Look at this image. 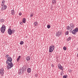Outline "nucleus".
Segmentation results:
<instances>
[{"mask_svg":"<svg viewBox=\"0 0 78 78\" xmlns=\"http://www.w3.org/2000/svg\"><path fill=\"white\" fill-rule=\"evenodd\" d=\"M5 4H2V3H1V6H3L4 5H5Z\"/></svg>","mask_w":78,"mask_h":78,"instance_id":"nucleus-31","label":"nucleus"},{"mask_svg":"<svg viewBox=\"0 0 78 78\" xmlns=\"http://www.w3.org/2000/svg\"><path fill=\"white\" fill-rule=\"evenodd\" d=\"M51 67H54V65H53V64H52L51 65Z\"/></svg>","mask_w":78,"mask_h":78,"instance_id":"nucleus-33","label":"nucleus"},{"mask_svg":"<svg viewBox=\"0 0 78 78\" xmlns=\"http://www.w3.org/2000/svg\"><path fill=\"white\" fill-rule=\"evenodd\" d=\"M5 0H2V3L5 4Z\"/></svg>","mask_w":78,"mask_h":78,"instance_id":"nucleus-26","label":"nucleus"},{"mask_svg":"<svg viewBox=\"0 0 78 78\" xmlns=\"http://www.w3.org/2000/svg\"><path fill=\"white\" fill-rule=\"evenodd\" d=\"M22 69L23 70V72H25L26 71V70H27V68L26 67H23Z\"/></svg>","mask_w":78,"mask_h":78,"instance_id":"nucleus-19","label":"nucleus"},{"mask_svg":"<svg viewBox=\"0 0 78 78\" xmlns=\"http://www.w3.org/2000/svg\"><path fill=\"white\" fill-rule=\"evenodd\" d=\"M63 78H67V76L66 75L63 76Z\"/></svg>","mask_w":78,"mask_h":78,"instance_id":"nucleus-27","label":"nucleus"},{"mask_svg":"<svg viewBox=\"0 0 78 78\" xmlns=\"http://www.w3.org/2000/svg\"><path fill=\"white\" fill-rule=\"evenodd\" d=\"M56 35L57 37H59L61 35V33L59 31L57 32Z\"/></svg>","mask_w":78,"mask_h":78,"instance_id":"nucleus-10","label":"nucleus"},{"mask_svg":"<svg viewBox=\"0 0 78 78\" xmlns=\"http://www.w3.org/2000/svg\"><path fill=\"white\" fill-rule=\"evenodd\" d=\"M21 23V24H22V23Z\"/></svg>","mask_w":78,"mask_h":78,"instance_id":"nucleus-35","label":"nucleus"},{"mask_svg":"<svg viewBox=\"0 0 78 78\" xmlns=\"http://www.w3.org/2000/svg\"><path fill=\"white\" fill-rule=\"evenodd\" d=\"M5 21V20L3 19H1L0 20V23H2V22H4Z\"/></svg>","mask_w":78,"mask_h":78,"instance_id":"nucleus-12","label":"nucleus"},{"mask_svg":"<svg viewBox=\"0 0 78 78\" xmlns=\"http://www.w3.org/2000/svg\"><path fill=\"white\" fill-rule=\"evenodd\" d=\"M31 68H28L27 69V72L28 73H30V72H31Z\"/></svg>","mask_w":78,"mask_h":78,"instance_id":"nucleus-14","label":"nucleus"},{"mask_svg":"<svg viewBox=\"0 0 78 78\" xmlns=\"http://www.w3.org/2000/svg\"><path fill=\"white\" fill-rule=\"evenodd\" d=\"M75 28V24L73 23H71L69 24V26H68L67 27L66 29L67 30H69V32L72 33L73 34H75L76 33V32L78 31V28L77 27L75 29L73 30V29ZM73 30V31H72Z\"/></svg>","mask_w":78,"mask_h":78,"instance_id":"nucleus-1","label":"nucleus"},{"mask_svg":"<svg viewBox=\"0 0 78 78\" xmlns=\"http://www.w3.org/2000/svg\"><path fill=\"white\" fill-rule=\"evenodd\" d=\"M51 27V26H50V25H48L47 26V28H50Z\"/></svg>","mask_w":78,"mask_h":78,"instance_id":"nucleus-25","label":"nucleus"},{"mask_svg":"<svg viewBox=\"0 0 78 78\" xmlns=\"http://www.w3.org/2000/svg\"><path fill=\"white\" fill-rule=\"evenodd\" d=\"M55 49V46L53 45H51L49 47V53H51V52H53V50Z\"/></svg>","mask_w":78,"mask_h":78,"instance_id":"nucleus-5","label":"nucleus"},{"mask_svg":"<svg viewBox=\"0 0 78 78\" xmlns=\"http://www.w3.org/2000/svg\"><path fill=\"white\" fill-rule=\"evenodd\" d=\"M52 2L53 4H55L56 3V0H52Z\"/></svg>","mask_w":78,"mask_h":78,"instance_id":"nucleus-20","label":"nucleus"},{"mask_svg":"<svg viewBox=\"0 0 78 78\" xmlns=\"http://www.w3.org/2000/svg\"><path fill=\"white\" fill-rule=\"evenodd\" d=\"M22 22L23 23H25L26 22V19L25 18H24L22 20Z\"/></svg>","mask_w":78,"mask_h":78,"instance_id":"nucleus-15","label":"nucleus"},{"mask_svg":"<svg viewBox=\"0 0 78 78\" xmlns=\"http://www.w3.org/2000/svg\"><path fill=\"white\" fill-rule=\"evenodd\" d=\"M33 15H34L33 13H31L30 16V17H32L33 16Z\"/></svg>","mask_w":78,"mask_h":78,"instance_id":"nucleus-24","label":"nucleus"},{"mask_svg":"<svg viewBox=\"0 0 78 78\" xmlns=\"http://www.w3.org/2000/svg\"><path fill=\"white\" fill-rule=\"evenodd\" d=\"M70 39H71V37H69L67 39V41H69L70 40Z\"/></svg>","mask_w":78,"mask_h":78,"instance_id":"nucleus-23","label":"nucleus"},{"mask_svg":"<svg viewBox=\"0 0 78 78\" xmlns=\"http://www.w3.org/2000/svg\"><path fill=\"white\" fill-rule=\"evenodd\" d=\"M24 72H23V70L22 68H20V70H19V72H18V73L19 75H20L21 74H22Z\"/></svg>","mask_w":78,"mask_h":78,"instance_id":"nucleus-9","label":"nucleus"},{"mask_svg":"<svg viewBox=\"0 0 78 78\" xmlns=\"http://www.w3.org/2000/svg\"><path fill=\"white\" fill-rule=\"evenodd\" d=\"M2 10H5V9H6L7 8V6L5 5H3V6H2Z\"/></svg>","mask_w":78,"mask_h":78,"instance_id":"nucleus-11","label":"nucleus"},{"mask_svg":"<svg viewBox=\"0 0 78 78\" xmlns=\"http://www.w3.org/2000/svg\"><path fill=\"white\" fill-rule=\"evenodd\" d=\"M6 64H8L7 65V68L8 69H11V68L14 66V65L12 62L8 61V62H7H7H6Z\"/></svg>","mask_w":78,"mask_h":78,"instance_id":"nucleus-2","label":"nucleus"},{"mask_svg":"<svg viewBox=\"0 0 78 78\" xmlns=\"http://www.w3.org/2000/svg\"><path fill=\"white\" fill-rule=\"evenodd\" d=\"M24 43L23 42V41H20V45H23V44Z\"/></svg>","mask_w":78,"mask_h":78,"instance_id":"nucleus-22","label":"nucleus"},{"mask_svg":"<svg viewBox=\"0 0 78 78\" xmlns=\"http://www.w3.org/2000/svg\"><path fill=\"white\" fill-rule=\"evenodd\" d=\"M4 74V69L2 68L0 69V74L3 76Z\"/></svg>","mask_w":78,"mask_h":78,"instance_id":"nucleus-7","label":"nucleus"},{"mask_svg":"<svg viewBox=\"0 0 78 78\" xmlns=\"http://www.w3.org/2000/svg\"><path fill=\"white\" fill-rule=\"evenodd\" d=\"M14 10L12 9L11 11V14L12 15H14Z\"/></svg>","mask_w":78,"mask_h":78,"instance_id":"nucleus-17","label":"nucleus"},{"mask_svg":"<svg viewBox=\"0 0 78 78\" xmlns=\"http://www.w3.org/2000/svg\"><path fill=\"white\" fill-rule=\"evenodd\" d=\"M69 72H70V71H72V70L69 69Z\"/></svg>","mask_w":78,"mask_h":78,"instance_id":"nucleus-34","label":"nucleus"},{"mask_svg":"<svg viewBox=\"0 0 78 78\" xmlns=\"http://www.w3.org/2000/svg\"><path fill=\"white\" fill-rule=\"evenodd\" d=\"M12 34H13L14 33V32L15 31V30H12Z\"/></svg>","mask_w":78,"mask_h":78,"instance_id":"nucleus-30","label":"nucleus"},{"mask_svg":"<svg viewBox=\"0 0 78 78\" xmlns=\"http://www.w3.org/2000/svg\"><path fill=\"white\" fill-rule=\"evenodd\" d=\"M26 59L27 61H30V56H28L26 58Z\"/></svg>","mask_w":78,"mask_h":78,"instance_id":"nucleus-16","label":"nucleus"},{"mask_svg":"<svg viewBox=\"0 0 78 78\" xmlns=\"http://www.w3.org/2000/svg\"><path fill=\"white\" fill-rule=\"evenodd\" d=\"M63 73V71H62L61 72V76H62V74H63V73Z\"/></svg>","mask_w":78,"mask_h":78,"instance_id":"nucleus-28","label":"nucleus"},{"mask_svg":"<svg viewBox=\"0 0 78 78\" xmlns=\"http://www.w3.org/2000/svg\"><path fill=\"white\" fill-rule=\"evenodd\" d=\"M38 22H35L34 23V25L35 26H37V25H38Z\"/></svg>","mask_w":78,"mask_h":78,"instance_id":"nucleus-13","label":"nucleus"},{"mask_svg":"<svg viewBox=\"0 0 78 78\" xmlns=\"http://www.w3.org/2000/svg\"><path fill=\"white\" fill-rule=\"evenodd\" d=\"M58 69H59L60 70H62L64 69V68H63V67H62V66H61V64H58Z\"/></svg>","mask_w":78,"mask_h":78,"instance_id":"nucleus-8","label":"nucleus"},{"mask_svg":"<svg viewBox=\"0 0 78 78\" xmlns=\"http://www.w3.org/2000/svg\"><path fill=\"white\" fill-rule=\"evenodd\" d=\"M12 31L11 30V29L9 27L8 30V33L9 35H11L12 34Z\"/></svg>","mask_w":78,"mask_h":78,"instance_id":"nucleus-6","label":"nucleus"},{"mask_svg":"<svg viewBox=\"0 0 78 78\" xmlns=\"http://www.w3.org/2000/svg\"><path fill=\"white\" fill-rule=\"evenodd\" d=\"M63 49L64 50H66V49H67V48H66V47H64L63 48Z\"/></svg>","mask_w":78,"mask_h":78,"instance_id":"nucleus-29","label":"nucleus"},{"mask_svg":"<svg viewBox=\"0 0 78 78\" xmlns=\"http://www.w3.org/2000/svg\"><path fill=\"white\" fill-rule=\"evenodd\" d=\"M19 15L20 16H21L22 15V13L21 12H20L19 13Z\"/></svg>","mask_w":78,"mask_h":78,"instance_id":"nucleus-32","label":"nucleus"},{"mask_svg":"<svg viewBox=\"0 0 78 78\" xmlns=\"http://www.w3.org/2000/svg\"><path fill=\"white\" fill-rule=\"evenodd\" d=\"M5 57L7 58V60L6 62H7V63H8V62H12V58L11 57H9V55H6Z\"/></svg>","mask_w":78,"mask_h":78,"instance_id":"nucleus-4","label":"nucleus"},{"mask_svg":"<svg viewBox=\"0 0 78 78\" xmlns=\"http://www.w3.org/2000/svg\"><path fill=\"white\" fill-rule=\"evenodd\" d=\"M69 32L68 31L65 32V35H68V34H69Z\"/></svg>","mask_w":78,"mask_h":78,"instance_id":"nucleus-21","label":"nucleus"},{"mask_svg":"<svg viewBox=\"0 0 78 78\" xmlns=\"http://www.w3.org/2000/svg\"><path fill=\"white\" fill-rule=\"evenodd\" d=\"M20 58H21V56H19L18 58L17 59V62H19V61L20 59Z\"/></svg>","mask_w":78,"mask_h":78,"instance_id":"nucleus-18","label":"nucleus"},{"mask_svg":"<svg viewBox=\"0 0 78 78\" xmlns=\"http://www.w3.org/2000/svg\"><path fill=\"white\" fill-rule=\"evenodd\" d=\"M21 23V24H22V23Z\"/></svg>","mask_w":78,"mask_h":78,"instance_id":"nucleus-36","label":"nucleus"},{"mask_svg":"<svg viewBox=\"0 0 78 78\" xmlns=\"http://www.w3.org/2000/svg\"><path fill=\"white\" fill-rule=\"evenodd\" d=\"M6 30V26L5 25L3 24L1 28V31L2 33H4Z\"/></svg>","mask_w":78,"mask_h":78,"instance_id":"nucleus-3","label":"nucleus"}]
</instances>
